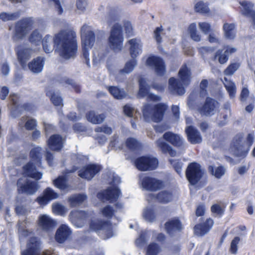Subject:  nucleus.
<instances>
[{"instance_id": "obj_18", "label": "nucleus", "mask_w": 255, "mask_h": 255, "mask_svg": "<svg viewBox=\"0 0 255 255\" xmlns=\"http://www.w3.org/2000/svg\"><path fill=\"white\" fill-rule=\"evenodd\" d=\"M218 107V103L213 99L207 98L204 106L199 109L202 115L211 116L214 115Z\"/></svg>"}, {"instance_id": "obj_43", "label": "nucleus", "mask_w": 255, "mask_h": 255, "mask_svg": "<svg viewBox=\"0 0 255 255\" xmlns=\"http://www.w3.org/2000/svg\"><path fill=\"white\" fill-rule=\"evenodd\" d=\"M46 95L50 97L52 103L56 106L62 105V99L59 96L58 93H56L52 90L47 91Z\"/></svg>"}, {"instance_id": "obj_33", "label": "nucleus", "mask_w": 255, "mask_h": 255, "mask_svg": "<svg viewBox=\"0 0 255 255\" xmlns=\"http://www.w3.org/2000/svg\"><path fill=\"white\" fill-rule=\"evenodd\" d=\"M225 37L229 39L233 40L236 36V25L234 23H226L223 27Z\"/></svg>"}, {"instance_id": "obj_27", "label": "nucleus", "mask_w": 255, "mask_h": 255, "mask_svg": "<svg viewBox=\"0 0 255 255\" xmlns=\"http://www.w3.org/2000/svg\"><path fill=\"white\" fill-rule=\"evenodd\" d=\"M23 173L25 175L36 180L41 179L42 176L41 173L37 171L35 165H33V163L31 162L23 167Z\"/></svg>"}, {"instance_id": "obj_23", "label": "nucleus", "mask_w": 255, "mask_h": 255, "mask_svg": "<svg viewBox=\"0 0 255 255\" xmlns=\"http://www.w3.org/2000/svg\"><path fill=\"white\" fill-rule=\"evenodd\" d=\"M58 194L50 188H46L43 192V195L37 199L40 205H46L50 200L58 197Z\"/></svg>"}, {"instance_id": "obj_30", "label": "nucleus", "mask_w": 255, "mask_h": 255, "mask_svg": "<svg viewBox=\"0 0 255 255\" xmlns=\"http://www.w3.org/2000/svg\"><path fill=\"white\" fill-rule=\"evenodd\" d=\"M166 141L170 142L175 146L180 147L183 145V139L179 135L175 134L171 132H167L163 135Z\"/></svg>"}, {"instance_id": "obj_24", "label": "nucleus", "mask_w": 255, "mask_h": 255, "mask_svg": "<svg viewBox=\"0 0 255 255\" xmlns=\"http://www.w3.org/2000/svg\"><path fill=\"white\" fill-rule=\"evenodd\" d=\"M38 225L43 230L49 231L56 226V223L49 216L40 215L38 219Z\"/></svg>"}, {"instance_id": "obj_13", "label": "nucleus", "mask_w": 255, "mask_h": 255, "mask_svg": "<svg viewBox=\"0 0 255 255\" xmlns=\"http://www.w3.org/2000/svg\"><path fill=\"white\" fill-rule=\"evenodd\" d=\"M139 89L138 93V97H146L147 100L148 101H158L160 100L159 96L154 95L152 93L149 92V87L146 84V80L142 77L139 79Z\"/></svg>"}, {"instance_id": "obj_15", "label": "nucleus", "mask_w": 255, "mask_h": 255, "mask_svg": "<svg viewBox=\"0 0 255 255\" xmlns=\"http://www.w3.org/2000/svg\"><path fill=\"white\" fill-rule=\"evenodd\" d=\"M101 170L99 165L90 164L83 167L79 171V176L84 179L90 180Z\"/></svg>"}, {"instance_id": "obj_28", "label": "nucleus", "mask_w": 255, "mask_h": 255, "mask_svg": "<svg viewBox=\"0 0 255 255\" xmlns=\"http://www.w3.org/2000/svg\"><path fill=\"white\" fill-rule=\"evenodd\" d=\"M64 142V139L58 134L51 136L48 139L47 143L49 147L53 150H60Z\"/></svg>"}, {"instance_id": "obj_9", "label": "nucleus", "mask_w": 255, "mask_h": 255, "mask_svg": "<svg viewBox=\"0 0 255 255\" xmlns=\"http://www.w3.org/2000/svg\"><path fill=\"white\" fill-rule=\"evenodd\" d=\"M157 159L153 156H143L136 159L135 165L141 171L151 170L158 165Z\"/></svg>"}, {"instance_id": "obj_25", "label": "nucleus", "mask_w": 255, "mask_h": 255, "mask_svg": "<svg viewBox=\"0 0 255 255\" xmlns=\"http://www.w3.org/2000/svg\"><path fill=\"white\" fill-rule=\"evenodd\" d=\"M44 63V59L41 57H38L33 59L28 64V67L32 73L37 74L43 70Z\"/></svg>"}, {"instance_id": "obj_46", "label": "nucleus", "mask_w": 255, "mask_h": 255, "mask_svg": "<svg viewBox=\"0 0 255 255\" xmlns=\"http://www.w3.org/2000/svg\"><path fill=\"white\" fill-rule=\"evenodd\" d=\"M42 149L40 147H36L32 149L30 153L31 160L35 162V164L40 163L41 159V151Z\"/></svg>"}, {"instance_id": "obj_51", "label": "nucleus", "mask_w": 255, "mask_h": 255, "mask_svg": "<svg viewBox=\"0 0 255 255\" xmlns=\"http://www.w3.org/2000/svg\"><path fill=\"white\" fill-rule=\"evenodd\" d=\"M143 217L146 221L151 222L154 220L155 214L151 208H146L143 211Z\"/></svg>"}, {"instance_id": "obj_59", "label": "nucleus", "mask_w": 255, "mask_h": 255, "mask_svg": "<svg viewBox=\"0 0 255 255\" xmlns=\"http://www.w3.org/2000/svg\"><path fill=\"white\" fill-rule=\"evenodd\" d=\"M147 232H144L142 233L139 237L136 240V244L138 247H142L145 242L149 239V236H147Z\"/></svg>"}, {"instance_id": "obj_41", "label": "nucleus", "mask_w": 255, "mask_h": 255, "mask_svg": "<svg viewBox=\"0 0 255 255\" xmlns=\"http://www.w3.org/2000/svg\"><path fill=\"white\" fill-rule=\"evenodd\" d=\"M87 199L84 194L74 195L69 198V202L71 206H76L83 203Z\"/></svg>"}, {"instance_id": "obj_16", "label": "nucleus", "mask_w": 255, "mask_h": 255, "mask_svg": "<svg viewBox=\"0 0 255 255\" xmlns=\"http://www.w3.org/2000/svg\"><path fill=\"white\" fill-rule=\"evenodd\" d=\"M139 179L142 187L147 190H156L162 186V183L155 178L143 177L142 175L140 176Z\"/></svg>"}, {"instance_id": "obj_56", "label": "nucleus", "mask_w": 255, "mask_h": 255, "mask_svg": "<svg viewBox=\"0 0 255 255\" xmlns=\"http://www.w3.org/2000/svg\"><path fill=\"white\" fill-rule=\"evenodd\" d=\"M240 65L239 63H234L230 64L225 70L226 75H232L239 68Z\"/></svg>"}, {"instance_id": "obj_1", "label": "nucleus", "mask_w": 255, "mask_h": 255, "mask_svg": "<svg viewBox=\"0 0 255 255\" xmlns=\"http://www.w3.org/2000/svg\"><path fill=\"white\" fill-rule=\"evenodd\" d=\"M55 46V51L64 59H73L77 52V43L76 32L71 28L60 30L52 39L49 34L45 36L41 42L44 51L49 53L54 48L52 42Z\"/></svg>"}, {"instance_id": "obj_47", "label": "nucleus", "mask_w": 255, "mask_h": 255, "mask_svg": "<svg viewBox=\"0 0 255 255\" xmlns=\"http://www.w3.org/2000/svg\"><path fill=\"white\" fill-rule=\"evenodd\" d=\"M52 211L55 214L64 216L67 212V209L59 203H54L52 205Z\"/></svg>"}, {"instance_id": "obj_37", "label": "nucleus", "mask_w": 255, "mask_h": 255, "mask_svg": "<svg viewBox=\"0 0 255 255\" xmlns=\"http://www.w3.org/2000/svg\"><path fill=\"white\" fill-rule=\"evenodd\" d=\"M54 184L57 188L64 192H68L70 190V187L67 184L65 176L59 177L54 181Z\"/></svg>"}, {"instance_id": "obj_42", "label": "nucleus", "mask_w": 255, "mask_h": 255, "mask_svg": "<svg viewBox=\"0 0 255 255\" xmlns=\"http://www.w3.org/2000/svg\"><path fill=\"white\" fill-rule=\"evenodd\" d=\"M108 90L111 94L117 99H122L126 96L125 92L123 90L120 89L117 87H109Z\"/></svg>"}, {"instance_id": "obj_17", "label": "nucleus", "mask_w": 255, "mask_h": 255, "mask_svg": "<svg viewBox=\"0 0 255 255\" xmlns=\"http://www.w3.org/2000/svg\"><path fill=\"white\" fill-rule=\"evenodd\" d=\"M127 43L129 45V54L132 58H136L142 51V44L140 39L133 38L129 40Z\"/></svg>"}, {"instance_id": "obj_5", "label": "nucleus", "mask_w": 255, "mask_h": 255, "mask_svg": "<svg viewBox=\"0 0 255 255\" xmlns=\"http://www.w3.org/2000/svg\"><path fill=\"white\" fill-rule=\"evenodd\" d=\"M167 106L163 103H159L151 107L149 104L144 106L142 109L143 116L147 122L152 121L159 123L163 120Z\"/></svg>"}, {"instance_id": "obj_54", "label": "nucleus", "mask_w": 255, "mask_h": 255, "mask_svg": "<svg viewBox=\"0 0 255 255\" xmlns=\"http://www.w3.org/2000/svg\"><path fill=\"white\" fill-rule=\"evenodd\" d=\"M254 135L253 133L248 134L247 138V143H246V147L243 151L242 155L246 156L250 150V147L252 145L254 142Z\"/></svg>"}, {"instance_id": "obj_52", "label": "nucleus", "mask_w": 255, "mask_h": 255, "mask_svg": "<svg viewBox=\"0 0 255 255\" xmlns=\"http://www.w3.org/2000/svg\"><path fill=\"white\" fill-rule=\"evenodd\" d=\"M87 6L86 0H77L76 3V12L79 14L83 13Z\"/></svg>"}, {"instance_id": "obj_57", "label": "nucleus", "mask_w": 255, "mask_h": 255, "mask_svg": "<svg viewBox=\"0 0 255 255\" xmlns=\"http://www.w3.org/2000/svg\"><path fill=\"white\" fill-rule=\"evenodd\" d=\"M195 9L196 11L202 13H208L209 11L208 6L202 1L199 2L196 4L195 5Z\"/></svg>"}, {"instance_id": "obj_38", "label": "nucleus", "mask_w": 255, "mask_h": 255, "mask_svg": "<svg viewBox=\"0 0 255 255\" xmlns=\"http://www.w3.org/2000/svg\"><path fill=\"white\" fill-rule=\"evenodd\" d=\"M29 41L34 45H40L42 41V33L39 29L32 31L29 37Z\"/></svg>"}, {"instance_id": "obj_64", "label": "nucleus", "mask_w": 255, "mask_h": 255, "mask_svg": "<svg viewBox=\"0 0 255 255\" xmlns=\"http://www.w3.org/2000/svg\"><path fill=\"white\" fill-rule=\"evenodd\" d=\"M208 39L209 42L211 43H214L218 45L221 44V40L216 33H210L208 36Z\"/></svg>"}, {"instance_id": "obj_40", "label": "nucleus", "mask_w": 255, "mask_h": 255, "mask_svg": "<svg viewBox=\"0 0 255 255\" xmlns=\"http://www.w3.org/2000/svg\"><path fill=\"white\" fill-rule=\"evenodd\" d=\"M224 84L229 94L230 98H234L236 93V87L235 83L232 81L228 80L227 78H225L224 80Z\"/></svg>"}, {"instance_id": "obj_3", "label": "nucleus", "mask_w": 255, "mask_h": 255, "mask_svg": "<svg viewBox=\"0 0 255 255\" xmlns=\"http://www.w3.org/2000/svg\"><path fill=\"white\" fill-rule=\"evenodd\" d=\"M179 80H176L171 78L169 80V88L174 94L179 95L185 93V87L188 85L190 82L191 72L186 66L182 67L178 73Z\"/></svg>"}, {"instance_id": "obj_39", "label": "nucleus", "mask_w": 255, "mask_h": 255, "mask_svg": "<svg viewBox=\"0 0 255 255\" xmlns=\"http://www.w3.org/2000/svg\"><path fill=\"white\" fill-rule=\"evenodd\" d=\"M18 124L20 127L24 126L25 128L27 130H32L36 126V121L33 119L23 117L21 119Z\"/></svg>"}, {"instance_id": "obj_32", "label": "nucleus", "mask_w": 255, "mask_h": 255, "mask_svg": "<svg viewBox=\"0 0 255 255\" xmlns=\"http://www.w3.org/2000/svg\"><path fill=\"white\" fill-rule=\"evenodd\" d=\"M156 144L162 152L168 153L172 157L176 155V152L169 144L165 142L162 139H158L156 141Z\"/></svg>"}, {"instance_id": "obj_21", "label": "nucleus", "mask_w": 255, "mask_h": 255, "mask_svg": "<svg viewBox=\"0 0 255 255\" xmlns=\"http://www.w3.org/2000/svg\"><path fill=\"white\" fill-rule=\"evenodd\" d=\"M71 233V230L66 225H61L57 230L55 239L58 243H63L69 239Z\"/></svg>"}, {"instance_id": "obj_20", "label": "nucleus", "mask_w": 255, "mask_h": 255, "mask_svg": "<svg viewBox=\"0 0 255 255\" xmlns=\"http://www.w3.org/2000/svg\"><path fill=\"white\" fill-rule=\"evenodd\" d=\"M245 140L243 133L237 134L233 140V146L236 149L234 154L237 156L245 157L242 155L245 147H246Z\"/></svg>"}, {"instance_id": "obj_4", "label": "nucleus", "mask_w": 255, "mask_h": 255, "mask_svg": "<svg viewBox=\"0 0 255 255\" xmlns=\"http://www.w3.org/2000/svg\"><path fill=\"white\" fill-rule=\"evenodd\" d=\"M108 182L111 186L107 190L98 193L97 197L103 202L109 201L112 202L117 199L121 194V192L117 187L121 182V179L114 172H110Z\"/></svg>"}, {"instance_id": "obj_61", "label": "nucleus", "mask_w": 255, "mask_h": 255, "mask_svg": "<svg viewBox=\"0 0 255 255\" xmlns=\"http://www.w3.org/2000/svg\"><path fill=\"white\" fill-rule=\"evenodd\" d=\"M240 241V239L238 237H235L231 243L230 251L232 254H236L238 251V245Z\"/></svg>"}, {"instance_id": "obj_50", "label": "nucleus", "mask_w": 255, "mask_h": 255, "mask_svg": "<svg viewBox=\"0 0 255 255\" xmlns=\"http://www.w3.org/2000/svg\"><path fill=\"white\" fill-rule=\"evenodd\" d=\"M188 30L190 34L191 38L193 40L196 41H199L201 40V36L197 33L196 25L195 23H192L190 24Z\"/></svg>"}, {"instance_id": "obj_10", "label": "nucleus", "mask_w": 255, "mask_h": 255, "mask_svg": "<svg viewBox=\"0 0 255 255\" xmlns=\"http://www.w3.org/2000/svg\"><path fill=\"white\" fill-rule=\"evenodd\" d=\"M203 172L200 165L197 163L190 164L186 170V177L192 185L196 184L201 178Z\"/></svg>"}, {"instance_id": "obj_29", "label": "nucleus", "mask_w": 255, "mask_h": 255, "mask_svg": "<svg viewBox=\"0 0 255 255\" xmlns=\"http://www.w3.org/2000/svg\"><path fill=\"white\" fill-rule=\"evenodd\" d=\"M237 49L234 47H227L226 50H219L216 52L215 58L218 59L221 64L225 63L228 59L229 54H232L236 51Z\"/></svg>"}, {"instance_id": "obj_19", "label": "nucleus", "mask_w": 255, "mask_h": 255, "mask_svg": "<svg viewBox=\"0 0 255 255\" xmlns=\"http://www.w3.org/2000/svg\"><path fill=\"white\" fill-rule=\"evenodd\" d=\"M87 217V213L78 210L72 211L70 215L72 223L77 228L82 227L84 225L85 220Z\"/></svg>"}, {"instance_id": "obj_62", "label": "nucleus", "mask_w": 255, "mask_h": 255, "mask_svg": "<svg viewBox=\"0 0 255 255\" xmlns=\"http://www.w3.org/2000/svg\"><path fill=\"white\" fill-rule=\"evenodd\" d=\"M212 212L217 216H221L224 213L223 208L219 204H214L211 208Z\"/></svg>"}, {"instance_id": "obj_22", "label": "nucleus", "mask_w": 255, "mask_h": 255, "mask_svg": "<svg viewBox=\"0 0 255 255\" xmlns=\"http://www.w3.org/2000/svg\"><path fill=\"white\" fill-rule=\"evenodd\" d=\"M90 227L91 229L95 231L101 230H105V232L109 233L107 238L112 236L111 233V225L107 221L102 222L99 220H93L90 223Z\"/></svg>"}, {"instance_id": "obj_14", "label": "nucleus", "mask_w": 255, "mask_h": 255, "mask_svg": "<svg viewBox=\"0 0 255 255\" xmlns=\"http://www.w3.org/2000/svg\"><path fill=\"white\" fill-rule=\"evenodd\" d=\"M18 190L19 192L28 194H34L37 189L36 182L27 181L25 177L20 179L17 182Z\"/></svg>"}, {"instance_id": "obj_63", "label": "nucleus", "mask_w": 255, "mask_h": 255, "mask_svg": "<svg viewBox=\"0 0 255 255\" xmlns=\"http://www.w3.org/2000/svg\"><path fill=\"white\" fill-rule=\"evenodd\" d=\"M169 161L171 163V164L172 165L173 167L174 168L176 171L179 174H181V171H182V163L179 162L178 160H172V159H170Z\"/></svg>"}, {"instance_id": "obj_58", "label": "nucleus", "mask_w": 255, "mask_h": 255, "mask_svg": "<svg viewBox=\"0 0 255 255\" xmlns=\"http://www.w3.org/2000/svg\"><path fill=\"white\" fill-rule=\"evenodd\" d=\"M160 249L156 244H151L147 247L146 255H157Z\"/></svg>"}, {"instance_id": "obj_6", "label": "nucleus", "mask_w": 255, "mask_h": 255, "mask_svg": "<svg viewBox=\"0 0 255 255\" xmlns=\"http://www.w3.org/2000/svg\"><path fill=\"white\" fill-rule=\"evenodd\" d=\"M83 55L86 59V63L90 65L89 50L95 42V35L92 28L88 25H83L81 29Z\"/></svg>"}, {"instance_id": "obj_8", "label": "nucleus", "mask_w": 255, "mask_h": 255, "mask_svg": "<svg viewBox=\"0 0 255 255\" xmlns=\"http://www.w3.org/2000/svg\"><path fill=\"white\" fill-rule=\"evenodd\" d=\"M33 21L31 18L23 19L17 22L15 25L13 38L15 40L23 38L33 27Z\"/></svg>"}, {"instance_id": "obj_55", "label": "nucleus", "mask_w": 255, "mask_h": 255, "mask_svg": "<svg viewBox=\"0 0 255 255\" xmlns=\"http://www.w3.org/2000/svg\"><path fill=\"white\" fill-rule=\"evenodd\" d=\"M208 232V228L204 226L203 224H198L194 227V233L198 236H202Z\"/></svg>"}, {"instance_id": "obj_44", "label": "nucleus", "mask_w": 255, "mask_h": 255, "mask_svg": "<svg viewBox=\"0 0 255 255\" xmlns=\"http://www.w3.org/2000/svg\"><path fill=\"white\" fill-rule=\"evenodd\" d=\"M209 170L213 175L217 178H220L226 172V169L222 166L218 167L210 166L209 167Z\"/></svg>"}, {"instance_id": "obj_53", "label": "nucleus", "mask_w": 255, "mask_h": 255, "mask_svg": "<svg viewBox=\"0 0 255 255\" xmlns=\"http://www.w3.org/2000/svg\"><path fill=\"white\" fill-rule=\"evenodd\" d=\"M126 145L130 149L134 150L140 147L139 142L134 138H128L126 141Z\"/></svg>"}, {"instance_id": "obj_7", "label": "nucleus", "mask_w": 255, "mask_h": 255, "mask_svg": "<svg viewBox=\"0 0 255 255\" xmlns=\"http://www.w3.org/2000/svg\"><path fill=\"white\" fill-rule=\"evenodd\" d=\"M124 40L121 25L115 24L111 29L108 38V44L110 47L115 51H120L123 47Z\"/></svg>"}, {"instance_id": "obj_2", "label": "nucleus", "mask_w": 255, "mask_h": 255, "mask_svg": "<svg viewBox=\"0 0 255 255\" xmlns=\"http://www.w3.org/2000/svg\"><path fill=\"white\" fill-rule=\"evenodd\" d=\"M25 223L19 224L18 233L20 240L28 237L29 241L27 245V249L22 253V255H58L56 253L51 251H46L39 253V243L36 239L33 236L31 232L24 229Z\"/></svg>"}, {"instance_id": "obj_26", "label": "nucleus", "mask_w": 255, "mask_h": 255, "mask_svg": "<svg viewBox=\"0 0 255 255\" xmlns=\"http://www.w3.org/2000/svg\"><path fill=\"white\" fill-rule=\"evenodd\" d=\"M186 132L189 141L196 144L202 141V137L199 131L191 126H188L186 128Z\"/></svg>"}, {"instance_id": "obj_35", "label": "nucleus", "mask_w": 255, "mask_h": 255, "mask_svg": "<svg viewBox=\"0 0 255 255\" xmlns=\"http://www.w3.org/2000/svg\"><path fill=\"white\" fill-rule=\"evenodd\" d=\"M240 4L242 6V13L246 15L252 16L254 23L255 24V12L252 9L253 4L246 1L241 2Z\"/></svg>"}, {"instance_id": "obj_34", "label": "nucleus", "mask_w": 255, "mask_h": 255, "mask_svg": "<svg viewBox=\"0 0 255 255\" xmlns=\"http://www.w3.org/2000/svg\"><path fill=\"white\" fill-rule=\"evenodd\" d=\"M86 118L92 124H99L104 121L105 116L104 114H99L94 111H90L87 114Z\"/></svg>"}, {"instance_id": "obj_31", "label": "nucleus", "mask_w": 255, "mask_h": 255, "mask_svg": "<svg viewBox=\"0 0 255 255\" xmlns=\"http://www.w3.org/2000/svg\"><path fill=\"white\" fill-rule=\"evenodd\" d=\"M165 229L169 234H172L176 231H179L182 229V225L177 219H173L167 222L165 225Z\"/></svg>"}, {"instance_id": "obj_12", "label": "nucleus", "mask_w": 255, "mask_h": 255, "mask_svg": "<svg viewBox=\"0 0 255 255\" xmlns=\"http://www.w3.org/2000/svg\"><path fill=\"white\" fill-rule=\"evenodd\" d=\"M146 64L153 69L157 75L161 76L165 73V64L160 58L155 56H149L146 60Z\"/></svg>"}, {"instance_id": "obj_49", "label": "nucleus", "mask_w": 255, "mask_h": 255, "mask_svg": "<svg viewBox=\"0 0 255 255\" xmlns=\"http://www.w3.org/2000/svg\"><path fill=\"white\" fill-rule=\"evenodd\" d=\"M114 210L110 205H107L101 209L100 214L107 219L111 218L114 215Z\"/></svg>"}, {"instance_id": "obj_45", "label": "nucleus", "mask_w": 255, "mask_h": 255, "mask_svg": "<svg viewBox=\"0 0 255 255\" xmlns=\"http://www.w3.org/2000/svg\"><path fill=\"white\" fill-rule=\"evenodd\" d=\"M156 198L160 202L167 203L172 199V195L169 192L163 191L158 193Z\"/></svg>"}, {"instance_id": "obj_60", "label": "nucleus", "mask_w": 255, "mask_h": 255, "mask_svg": "<svg viewBox=\"0 0 255 255\" xmlns=\"http://www.w3.org/2000/svg\"><path fill=\"white\" fill-rule=\"evenodd\" d=\"M55 11L58 14L61 15L64 12L65 4L63 1H59L53 4Z\"/></svg>"}, {"instance_id": "obj_48", "label": "nucleus", "mask_w": 255, "mask_h": 255, "mask_svg": "<svg viewBox=\"0 0 255 255\" xmlns=\"http://www.w3.org/2000/svg\"><path fill=\"white\" fill-rule=\"evenodd\" d=\"M20 15L19 12L7 13L1 12L0 14V20L2 21L14 20L17 19Z\"/></svg>"}, {"instance_id": "obj_11", "label": "nucleus", "mask_w": 255, "mask_h": 255, "mask_svg": "<svg viewBox=\"0 0 255 255\" xmlns=\"http://www.w3.org/2000/svg\"><path fill=\"white\" fill-rule=\"evenodd\" d=\"M34 51L24 45H19L16 48L18 61L23 69L26 68V62L31 57Z\"/></svg>"}, {"instance_id": "obj_36", "label": "nucleus", "mask_w": 255, "mask_h": 255, "mask_svg": "<svg viewBox=\"0 0 255 255\" xmlns=\"http://www.w3.org/2000/svg\"><path fill=\"white\" fill-rule=\"evenodd\" d=\"M137 65V60L135 58H132L127 61L125 64V67L119 72V74H128L131 73Z\"/></svg>"}]
</instances>
